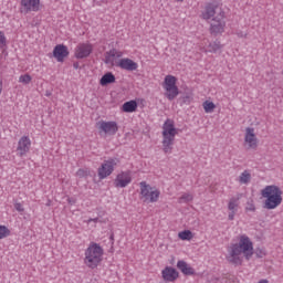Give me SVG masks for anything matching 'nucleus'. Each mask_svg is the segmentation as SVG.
<instances>
[{"label":"nucleus","instance_id":"nucleus-1","mask_svg":"<svg viewBox=\"0 0 283 283\" xmlns=\"http://www.w3.org/2000/svg\"><path fill=\"white\" fill-rule=\"evenodd\" d=\"M253 258V241L247 235L239 237V242L233 243L228 248L226 260L233 266H241L242 262Z\"/></svg>","mask_w":283,"mask_h":283},{"label":"nucleus","instance_id":"nucleus-2","mask_svg":"<svg viewBox=\"0 0 283 283\" xmlns=\"http://www.w3.org/2000/svg\"><path fill=\"white\" fill-rule=\"evenodd\" d=\"M163 151L165 154H171L174 151V143L176 142V126H174V122L171 119H167L163 126Z\"/></svg>","mask_w":283,"mask_h":283},{"label":"nucleus","instance_id":"nucleus-3","mask_svg":"<svg viewBox=\"0 0 283 283\" xmlns=\"http://www.w3.org/2000/svg\"><path fill=\"white\" fill-rule=\"evenodd\" d=\"M261 195L263 198H266L264 209H276V207L282 205V189L275 185L266 186L261 191Z\"/></svg>","mask_w":283,"mask_h":283},{"label":"nucleus","instance_id":"nucleus-4","mask_svg":"<svg viewBox=\"0 0 283 283\" xmlns=\"http://www.w3.org/2000/svg\"><path fill=\"white\" fill-rule=\"evenodd\" d=\"M103 260V248L98 243H92L85 251L84 264L88 269H96Z\"/></svg>","mask_w":283,"mask_h":283},{"label":"nucleus","instance_id":"nucleus-5","mask_svg":"<svg viewBox=\"0 0 283 283\" xmlns=\"http://www.w3.org/2000/svg\"><path fill=\"white\" fill-rule=\"evenodd\" d=\"M139 187L140 200H143V202H158V198H160V190L151 187L147 181H140Z\"/></svg>","mask_w":283,"mask_h":283},{"label":"nucleus","instance_id":"nucleus-6","mask_svg":"<svg viewBox=\"0 0 283 283\" xmlns=\"http://www.w3.org/2000/svg\"><path fill=\"white\" fill-rule=\"evenodd\" d=\"M118 165V159H108L105 160L97 170V176L99 180H105V178L114 174V168Z\"/></svg>","mask_w":283,"mask_h":283},{"label":"nucleus","instance_id":"nucleus-7","mask_svg":"<svg viewBox=\"0 0 283 283\" xmlns=\"http://www.w3.org/2000/svg\"><path fill=\"white\" fill-rule=\"evenodd\" d=\"M224 15V11L222 7L218 6L217 3H208L206 6L205 12L202 13L203 19L209 21V19H221Z\"/></svg>","mask_w":283,"mask_h":283},{"label":"nucleus","instance_id":"nucleus-8","mask_svg":"<svg viewBox=\"0 0 283 283\" xmlns=\"http://www.w3.org/2000/svg\"><path fill=\"white\" fill-rule=\"evenodd\" d=\"M260 140L258 139V136L255 135V128L253 127H247L245 134H244V147L247 149H258V144Z\"/></svg>","mask_w":283,"mask_h":283},{"label":"nucleus","instance_id":"nucleus-9","mask_svg":"<svg viewBox=\"0 0 283 283\" xmlns=\"http://www.w3.org/2000/svg\"><path fill=\"white\" fill-rule=\"evenodd\" d=\"M97 129L99 134H106L107 136H114L118 132V124L116 122L101 120L97 123Z\"/></svg>","mask_w":283,"mask_h":283},{"label":"nucleus","instance_id":"nucleus-10","mask_svg":"<svg viewBox=\"0 0 283 283\" xmlns=\"http://www.w3.org/2000/svg\"><path fill=\"white\" fill-rule=\"evenodd\" d=\"M240 198H242V193L238 195V197H232L228 202V220H235V213H238V209L240 208Z\"/></svg>","mask_w":283,"mask_h":283},{"label":"nucleus","instance_id":"nucleus-11","mask_svg":"<svg viewBox=\"0 0 283 283\" xmlns=\"http://www.w3.org/2000/svg\"><path fill=\"white\" fill-rule=\"evenodd\" d=\"M226 25L227 22L224 21V15H221V18H213L210 23L211 34H222Z\"/></svg>","mask_w":283,"mask_h":283},{"label":"nucleus","instance_id":"nucleus-12","mask_svg":"<svg viewBox=\"0 0 283 283\" xmlns=\"http://www.w3.org/2000/svg\"><path fill=\"white\" fill-rule=\"evenodd\" d=\"M53 56L56 59L57 63H63L67 56H70V51L65 46V44H57L53 49Z\"/></svg>","mask_w":283,"mask_h":283},{"label":"nucleus","instance_id":"nucleus-13","mask_svg":"<svg viewBox=\"0 0 283 283\" xmlns=\"http://www.w3.org/2000/svg\"><path fill=\"white\" fill-rule=\"evenodd\" d=\"M40 0H21V12H39Z\"/></svg>","mask_w":283,"mask_h":283},{"label":"nucleus","instance_id":"nucleus-14","mask_svg":"<svg viewBox=\"0 0 283 283\" xmlns=\"http://www.w3.org/2000/svg\"><path fill=\"white\" fill-rule=\"evenodd\" d=\"M116 65L120 67V70H126V72H136V70H138V63L129 57L120 59Z\"/></svg>","mask_w":283,"mask_h":283},{"label":"nucleus","instance_id":"nucleus-15","mask_svg":"<svg viewBox=\"0 0 283 283\" xmlns=\"http://www.w3.org/2000/svg\"><path fill=\"white\" fill-rule=\"evenodd\" d=\"M132 182V175L129 172H120L117 175L114 185L117 188L125 189Z\"/></svg>","mask_w":283,"mask_h":283},{"label":"nucleus","instance_id":"nucleus-16","mask_svg":"<svg viewBox=\"0 0 283 283\" xmlns=\"http://www.w3.org/2000/svg\"><path fill=\"white\" fill-rule=\"evenodd\" d=\"M105 59H104V63L106 65H112L114 66L115 63L114 61H116V59H123V52L116 50V49H112L109 51H107L105 54H104Z\"/></svg>","mask_w":283,"mask_h":283},{"label":"nucleus","instance_id":"nucleus-17","mask_svg":"<svg viewBox=\"0 0 283 283\" xmlns=\"http://www.w3.org/2000/svg\"><path fill=\"white\" fill-rule=\"evenodd\" d=\"M92 44H78L75 49L76 59H87L92 54Z\"/></svg>","mask_w":283,"mask_h":283},{"label":"nucleus","instance_id":"nucleus-18","mask_svg":"<svg viewBox=\"0 0 283 283\" xmlns=\"http://www.w3.org/2000/svg\"><path fill=\"white\" fill-rule=\"evenodd\" d=\"M32 146V142L30 140V137L23 136L18 142V151L20 156H25L28 151H30V147Z\"/></svg>","mask_w":283,"mask_h":283},{"label":"nucleus","instance_id":"nucleus-19","mask_svg":"<svg viewBox=\"0 0 283 283\" xmlns=\"http://www.w3.org/2000/svg\"><path fill=\"white\" fill-rule=\"evenodd\" d=\"M161 275H163L165 282H176V280H178L179 273L176 271V269H174L171 266H166L161 271Z\"/></svg>","mask_w":283,"mask_h":283},{"label":"nucleus","instance_id":"nucleus-20","mask_svg":"<svg viewBox=\"0 0 283 283\" xmlns=\"http://www.w3.org/2000/svg\"><path fill=\"white\" fill-rule=\"evenodd\" d=\"M177 269H179V271H181V273L184 275H195L196 274V270H193V268H191V265H189L186 261H178Z\"/></svg>","mask_w":283,"mask_h":283},{"label":"nucleus","instance_id":"nucleus-21","mask_svg":"<svg viewBox=\"0 0 283 283\" xmlns=\"http://www.w3.org/2000/svg\"><path fill=\"white\" fill-rule=\"evenodd\" d=\"M112 83H116V76L113 75L112 72L104 74L99 80L102 87H105V85H111Z\"/></svg>","mask_w":283,"mask_h":283},{"label":"nucleus","instance_id":"nucleus-22","mask_svg":"<svg viewBox=\"0 0 283 283\" xmlns=\"http://www.w3.org/2000/svg\"><path fill=\"white\" fill-rule=\"evenodd\" d=\"M138 109V103L136 101H129L123 104V112L127 114H132V112H136Z\"/></svg>","mask_w":283,"mask_h":283},{"label":"nucleus","instance_id":"nucleus-23","mask_svg":"<svg viewBox=\"0 0 283 283\" xmlns=\"http://www.w3.org/2000/svg\"><path fill=\"white\" fill-rule=\"evenodd\" d=\"M178 94H180V92L178 91V86H172L170 88H166L165 96L166 98H168V101H174V98H176Z\"/></svg>","mask_w":283,"mask_h":283},{"label":"nucleus","instance_id":"nucleus-24","mask_svg":"<svg viewBox=\"0 0 283 283\" xmlns=\"http://www.w3.org/2000/svg\"><path fill=\"white\" fill-rule=\"evenodd\" d=\"M176 76L174 75H167L165 77V85H164V90H169L171 87H176Z\"/></svg>","mask_w":283,"mask_h":283},{"label":"nucleus","instance_id":"nucleus-25","mask_svg":"<svg viewBox=\"0 0 283 283\" xmlns=\"http://www.w3.org/2000/svg\"><path fill=\"white\" fill-rule=\"evenodd\" d=\"M239 182L240 185H249L251 182V172L249 170H244L239 176Z\"/></svg>","mask_w":283,"mask_h":283},{"label":"nucleus","instance_id":"nucleus-26","mask_svg":"<svg viewBox=\"0 0 283 283\" xmlns=\"http://www.w3.org/2000/svg\"><path fill=\"white\" fill-rule=\"evenodd\" d=\"M218 50H222V44H220V41L216 40L214 42L209 43L207 52L216 54Z\"/></svg>","mask_w":283,"mask_h":283},{"label":"nucleus","instance_id":"nucleus-27","mask_svg":"<svg viewBox=\"0 0 283 283\" xmlns=\"http://www.w3.org/2000/svg\"><path fill=\"white\" fill-rule=\"evenodd\" d=\"M245 211L247 212H251V213H255L256 208H255V201L253 200V198H249L247 203H245Z\"/></svg>","mask_w":283,"mask_h":283},{"label":"nucleus","instance_id":"nucleus-28","mask_svg":"<svg viewBox=\"0 0 283 283\" xmlns=\"http://www.w3.org/2000/svg\"><path fill=\"white\" fill-rule=\"evenodd\" d=\"M180 240H191L193 238V233L190 230H185L179 232Z\"/></svg>","mask_w":283,"mask_h":283},{"label":"nucleus","instance_id":"nucleus-29","mask_svg":"<svg viewBox=\"0 0 283 283\" xmlns=\"http://www.w3.org/2000/svg\"><path fill=\"white\" fill-rule=\"evenodd\" d=\"M214 107H216V104H213V102L206 101L203 103V109H205L206 114H211V112H213Z\"/></svg>","mask_w":283,"mask_h":283},{"label":"nucleus","instance_id":"nucleus-30","mask_svg":"<svg viewBox=\"0 0 283 283\" xmlns=\"http://www.w3.org/2000/svg\"><path fill=\"white\" fill-rule=\"evenodd\" d=\"M19 82L23 83V85H30V83H32V76H30V74L21 75Z\"/></svg>","mask_w":283,"mask_h":283},{"label":"nucleus","instance_id":"nucleus-31","mask_svg":"<svg viewBox=\"0 0 283 283\" xmlns=\"http://www.w3.org/2000/svg\"><path fill=\"white\" fill-rule=\"evenodd\" d=\"M10 235V229L6 226H0V240H3V238H8Z\"/></svg>","mask_w":283,"mask_h":283},{"label":"nucleus","instance_id":"nucleus-32","mask_svg":"<svg viewBox=\"0 0 283 283\" xmlns=\"http://www.w3.org/2000/svg\"><path fill=\"white\" fill-rule=\"evenodd\" d=\"M191 200H193V196L190 193H185L179 198L178 202L182 205V202H191Z\"/></svg>","mask_w":283,"mask_h":283},{"label":"nucleus","instance_id":"nucleus-33","mask_svg":"<svg viewBox=\"0 0 283 283\" xmlns=\"http://www.w3.org/2000/svg\"><path fill=\"white\" fill-rule=\"evenodd\" d=\"M76 176L77 178H87V176H90V171L87 169L81 168L76 171Z\"/></svg>","mask_w":283,"mask_h":283},{"label":"nucleus","instance_id":"nucleus-34","mask_svg":"<svg viewBox=\"0 0 283 283\" xmlns=\"http://www.w3.org/2000/svg\"><path fill=\"white\" fill-rule=\"evenodd\" d=\"M14 209L15 211H19L20 213H23V211H25V209L23 208V205L17 202L14 203Z\"/></svg>","mask_w":283,"mask_h":283},{"label":"nucleus","instance_id":"nucleus-35","mask_svg":"<svg viewBox=\"0 0 283 283\" xmlns=\"http://www.w3.org/2000/svg\"><path fill=\"white\" fill-rule=\"evenodd\" d=\"M3 45H6V35L0 31V48H3Z\"/></svg>","mask_w":283,"mask_h":283},{"label":"nucleus","instance_id":"nucleus-36","mask_svg":"<svg viewBox=\"0 0 283 283\" xmlns=\"http://www.w3.org/2000/svg\"><path fill=\"white\" fill-rule=\"evenodd\" d=\"M255 255L256 258H262L263 255H266V252H264L262 249H259L256 250Z\"/></svg>","mask_w":283,"mask_h":283},{"label":"nucleus","instance_id":"nucleus-37","mask_svg":"<svg viewBox=\"0 0 283 283\" xmlns=\"http://www.w3.org/2000/svg\"><path fill=\"white\" fill-rule=\"evenodd\" d=\"M87 224H90V222H98V218H91V219H88L87 221Z\"/></svg>","mask_w":283,"mask_h":283},{"label":"nucleus","instance_id":"nucleus-38","mask_svg":"<svg viewBox=\"0 0 283 283\" xmlns=\"http://www.w3.org/2000/svg\"><path fill=\"white\" fill-rule=\"evenodd\" d=\"M45 96H52V93H50V91H46Z\"/></svg>","mask_w":283,"mask_h":283},{"label":"nucleus","instance_id":"nucleus-39","mask_svg":"<svg viewBox=\"0 0 283 283\" xmlns=\"http://www.w3.org/2000/svg\"><path fill=\"white\" fill-rule=\"evenodd\" d=\"M259 283H269V280H261Z\"/></svg>","mask_w":283,"mask_h":283},{"label":"nucleus","instance_id":"nucleus-40","mask_svg":"<svg viewBox=\"0 0 283 283\" xmlns=\"http://www.w3.org/2000/svg\"><path fill=\"white\" fill-rule=\"evenodd\" d=\"M74 67L76 69V67H78V65H77V64H74Z\"/></svg>","mask_w":283,"mask_h":283}]
</instances>
